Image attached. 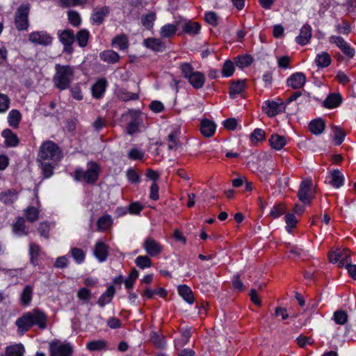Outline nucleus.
<instances>
[{
    "mask_svg": "<svg viewBox=\"0 0 356 356\" xmlns=\"http://www.w3.org/2000/svg\"><path fill=\"white\" fill-rule=\"evenodd\" d=\"M327 181L334 187L339 188L343 184L344 178L339 170H335L327 178Z\"/></svg>",
    "mask_w": 356,
    "mask_h": 356,
    "instance_id": "5701e85b",
    "label": "nucleus"
},
{
    "mask_svg": "<svg viewBox=\"0 0 356 356\" xmlns=\"http://www.w3.org/2000/svg\"><path fill=\"white\" fill-rule=\"evenodd\" d=\"M341 101L342 98L339 94L332 93L324 100L323 106L325 108H333L339 106Z\"/></svg>",
    "mask_w": 356,
    "mask_h": 356,
    "instance_id": "b1692460",
    "label": "nucleus"
},
{
    "mask_svg": "<svg viewBox=\"0 0 356 356\" xmlns=\"http://www.w3.org/2000/svg\"><path fill=\"white\" fill-rule=\"evenodd\" d=\"M70 253L71 256L77 264H81L84 261L86 254L81 249L73 248L70 250Z\"/></svg>",
    "mask_w": 356,
    "mask_h": 356,
    "instance_id": "8fccbe9b",
    "label": "nucleus"
},
{
    "mask_svg": "<svg viewBox=\"0 0 356 356\" xmlns=\"http://www.w3.org/2000/svg\"><path fill=\"white\" fill-rule=\"evenodd\" d=\"M33 291V289L31 285L25 286L20 296V300L23 305L27 306L30 304L32 300Z\"/></svg>",
    "mask_w": 356,
    "mask_h": 356,
    "instance_id": "c9c22d12",
    "label": "nucleus"
},
{
    "mask_svg": "<svg viewBox=\"0 0 356 356\" xmlns=\"http://www.w3.org/2000/svg\"><path fill=\"white\" fill-rule=\"evenodd\" d=\"M216 126L215 123L209 120L205 119L201 122L200 131L205 137H211L216 131Z\"/></svg>",
    "mask_w": 356,
    "mask_h": 356,
    "instance_id": "aec40b11",
    "label": "nucleus"
},
{
    "mask_svg": "<svg viewBox=\"0 0 356 356\" xmlns=\"http://www.w3.org/2000/svg\"><path fill=\"white\" fill-rule=\"evenodd\" d=\"M127 177L128 180L133 183L136 184L140 181V177L135 170L133 168H129L127 171Z\"/></svg>",
    "mask_w": 356,
    "mask_h": 356,
    "instance_id": "338daca9",
    "label": "nucleus"
},
{
    "mask_svg": "<svg viewBox=\"0 0 356 356\" xmlns=\"http://www.w3.org/2000/svg\"><path fill=\"white\" fill-rule=\"evenodd\" d=\"M62 156L59 147L51 140H46L40 147L37 161L50 160L54 163H58Z\"/></svg>",
    "mask_w": 356,
    "mask_h": 356,
    "instance_id": "7ed1b4c3",
    "label": "nucleus"
},
{
    "mask_svg": "<svg viewBox=\"0 0 356 356\" xmlns=\"http://www.w3.org/2000/svg\"><path fill=\"white\" fill-rule=\"evenodd\" d=\"M325 122L321 119L314 120L309 124V131L315 135L321 134L325 129Z\"/></svg>",
    "mask_w": 356,
    "mask_h": 356,
    "instance_id": "2f4dec72",
    "label": "nucleus"
},
{
    "mask_svg": "<svg viewBox=\"0 0 356 356\" xmlns=\"http://www.w3.org/2000/svg\"><path fill=\"white\" fill-rule=\"evenodd\" d=\"M29 13V5H21L15 15V25L18 30H26L29 27L28 15Z\"/></svg>",
    "mask_w": 356,
    "mask_h": 356,
    "instance_id": "6e6552de",
    "label": "nucleus"
},
{
    "mask_svg": "<svg viewBox=\"0 0 356 356\" xmlns=\"http://www.w3.org/2000/svg\"><path fill=\"white\" fill-rule=\"evenodd\" d=\"M262 111L268 116L274 117L284 110L283 102L278 103L275 101H265L262 106Z\"/></svg>",
    "mask_w": 356,
    "mask_h": 356,
    "instance_id": "ddd939ff",
    "label": "nucleus"
},
{
    "mask_svg": "<svg viewBox=\"0 0 356 356\" xmlns=\"http://www.w3.org/2000/svg\"><path fill=\"white\" fill-rule=\"evenodd\" d=\"M143 248H145L147 254L150 257H155L158 255L162 250L161 245L151 237L146 238L143 243Z\"/></svg>",
    "mask_w": 356,
    "mask_h": 356,
    "instance_id": "2eb2a0df",
    "label": "nucleus"
},
{
    "mask_svg": "<svg viewBox=\"0 0 356 356\" xmlns=\"http://www.w3.org/2000/svg\"><path fill=\"white\" fill-rule=\"evenodd\" d=\"M329 42L331 44H335L348 58H352L354 57L355 49L342 37L331 35L329 38Z\"/></svg>",
    "mask_w": 356,
    "mask_h": 356,
    "instance_id": "9b49d317",
    "label": "nucleus"
},
{
    "mask_svg": "<svg viewBox=\"0 0 356 356\" xmlns=\"http://www.w3.org/2000/svg\"><path fill=\"white\" fill-rule=\"evenodd\" d=\"M115 287L113 286H110L107 289V290L97 300V304L101 307H104L106 305L111 302L113 297L115 295Z\"/></svg>",
    "mask_w": 356,
    "mask_h": 356,
    "instance_id": "4be33fe9",
    "label": "nucleus"
},
{
    "mask_svg": "<svg viewBox=\"0 0 356 356\" xmlns=\"http://www.w3.org/2000/svg\"><path fill=\"white\" fill-rule=\"evenodd\" d=\"M130 113L131 114L132 118L134 119L128 124L127 129V133L129 135H133L138 131L139 122L137 120L136 118L139 115V112L130 111Z\"/></svg>",
    "mask_w": 356,
    "mask_h": 356,
    "instance_id": "e433bc0d",
    "label": "nucleus"
},
{
    "mask_svg": "<svg viewBox=\"0 0 356 356\" xmlns=\"http://www.w3.org/2000/svg\"><path fill=\"white\" fill-rule=\"evenodd\" d=\"M177 290L179 296H181L186 302L189 304L193 303L194 298L193 292L189 286L185 284L180 285L178 286Z\"/></svg>",
    "mask_w": 356,
    "mask_h": 356,
    "instance_id": "cd10ccee",
    "label": "nucleus"
},
{
    "mask_svg": "<svg viewBox=\"0 0 356 356\" xmlns=\"http://www.w3.org/2000/svg\"><path fill=\"white\" fill-rule=\"evenodd\" d=\"M265 133L261 129H255L251 134V140L252 142H259L264 138Z\"/></svg>",
    "mask_w": 356,
    "mask_h": 356,
    "instance_id": "774afa93",
    "label": "nucleus"
},
{
    "mask_svg": "<svg viewBox=\"0 0 356 356\" xmlns=\"http://www.w3.org/2000/svg\"><path fill=\"white\" fill-rule=\"evenodd\" d=\"M55 74L53 77L54 86L60 90H64L69 88L74 77V68L70 65H61L56 64L55 65Z\"/></svg>",
    "mask_w": 356,
    "mask_h": 356,
    "instance_id": "f03ea898",
    "label": "nucleus"
},
{
    "mask_svg": "<svg viewBox=\"0 0 356 356\" xmlns=\"http://www.w3.org/2000/svg\"><path fill=\"white\" fill-rule=\"evenodd\" d=\"M106 346L107 342L105 340L99 339L89 341L86 348L90 351H99L105 349Z\"/></svg>",
    "mask_w": 356,
    "mask_h": 356,
    "instance_id": "37998d69",
    "label": "nucleus"
},
{
    "mask_svg": "<svg viewBox=\"0 0 356 356\" xmlns=\"http://www.w3.org/2000/svg\"><path fill=\"white\" fill-rule=\"evenodd\" d=\"M31 42L42 46H49L52 44L53 38L44 31H33L29 35Z\"/></svg>",
    "mask_w": 356,
    "mask_h": 356,
    "instance_id": "9d476101",
    "label": "nucleus"
},
{
    "mask_svg": "<svg viewBox=\"0 0 356 356\" xmlns=\"http://www.w3.org/2000/svg\"><path fill=\"white\" fill-rule=\"evenodd\" d=\"M150 339L155 346L159 348H164L166 344L164 337L159 335L155 332H152L150 335Z\"/></svg>",
    "mask_w": 356,
    "mask_h": 356,
    "instance_id": "09e8293b",
    "label": "nucleus"
},
{
    "mask_svg": "<svg viewBox=\"0 0 356 356\" xmlns=\"http://www.w3.org/2000/svg\"><path fill=\"white\" fill-rule=\"evenodd\" d=\"M177 24H167L161 28L160 35L162 38H171L177 30Z\"/></svg>",
    "mask_w": 356,
    "mask_h": 356,
    "instance_id": "a19ab883",
    "label": "nucleus"
},
{
    "mask_svg": "<svg viewBox=\"0 0 356 356\" xmlns=\"http://www.w3.org/2000/svg\"><path fill=\"white\" fill-rule=\"evenodd\" d=\"M99 57L102 60L108 63H115L119 60V54L113 50H106L100 53Z\"/></svg>",
    "mask_w": 356,
    "mask_h": 356,
    "instance_id": "c756f323",
    "label": "nucleus"
},
{
    "mask_svg": "<svg viewBox=\"0 0 356 356\" xmlns=\"http://www.w3.org/2000/svg\"><path fill=\"white\" fill-rule=\"evenodd\" d=\"M252 63V58L250 55L238 56L236 60V65L240 68L246 67Z\"/></svg>",
    "mask_w": 356,
    "mask_h": 356,
    "instance_id": "603ef678",
    "label": "nucleus"
},
{
    "mask_svg": "<svg viewBox=\"0 0 356 356\" xmlns=\"http://www.w3.org/2000/svg\"><path fill=\"white\" fill-rule=\"evenodd\" d=\"M67 17L70 23L74 27H78L81 23L80 15L76 11L68 12Z\"/></svg>",
    "mask_w": 356,
    "mask_h": 356,
    "instance_id": "bf43d9fd",
    "label": "nucleus"
},
{
    "mask_svg": "<svg viewBox=\"0 0 356 356\" xmlns=\"http://www.w3.org/2000/svg\"><path fill=\"white\" fill-rule=\"evenodd\" d=\"M285 221L286 223V229L289 232H291V229L296 227L298 222L296 216L293 213L286 214L285 216Z\"/></svg>",
    "mask_w": 356,
    "mask_h": 356,
    "instance_id": "680f3d73",
    "label": "nucleus"
},
{
    "mask_svg": "<svg viewBox=\"0 0 356 356\" xmlns=\"http://www.w3.org/2000/svg\"><path fill=\"white\" fill-rule=\"evenodd\" d=\"M49 356H71L73 348L69 343L54 339L49 344Z\"/></svg>",
    "mask_w": 356,
    "mask_h": 356,
    "instance_id": "423d86ee",
    "label": "nucleus"
},
{
    "mask_svg": "<svg viewBox=\"0 0 356 356\" xmlns=\"http://www.w3.org/2000/svg\"><path fill=\"white\" fill-rule=\"evenodd\" d=\"M269 143L272 148L276 150H280L286 145V140L284 136L273 134L269 139Z\"/></svg>",
    "mask_w": 356,
    "mask_h": 356,
    "instance_id": "393cba45",
    "label": "nucleus"
},
{
    "mask_svg": "<svg viewBox=\"0 0 356 356\" xmlns=\"http://www.w3.org/2000/svg\"><path fill=\"white\" fill-rule=\"evenodd\" d=\"M110 8L108 6H102L95 8L91 15L90 20L93 25L102 24L105 18L108 16L110 13Z\"/></svg>",
    "mask_w": 356,
    "mask_h": 356,
    "instance_id": "4468645a",
    "label": "nucleus"
},
{
    "mask_svg": "<svg viewBox=\"0 0 356 356\" xmlns=\"http://www.w3.org/2000/svg\"><path fill=\"white\" fill-rule=\"evenodd\" d=\"M40 248L35 243H31L29 245L30 261L33 266L38 265V258L40 255Z\"/></svg>",
    "mask_w": 356,
    "mask_h": 356,
    "instance_id": "a18cd8bd",
    "label": "nucleus"
},
{
    "mask_svg": "<svg viewBox=\"0 0 356 356\" xmlns=\"http://www.w3.org/2000/svg\"><path fill=\"white\" fill-rule=\"evenodd\" d=\"M57 35L60 42L63 45V52L72 54L74 51L72 44L75 41L74 31L69 29L58 30Z\"/></svg>",
    "mask_w": 356,
    "mask_h": 356,
    "instance_id": "0eeeda50",
    "label": "nucleus"
},
{
    "mask_svg": "<svg viewBox=\"0 0 356 356\" xmlns=\"http://www.w3.org/2000/svg\"><path fill=\"white\" fill-rule=\"evenodd\" d=\"M348 318L347 312L344 310H337L334 312L332 319L337 325H345Z\"/></svg>",
    "mask_w": 356,
    "mask_h": 356,
    "instance_id": "79ce46f5",
    "label": "nucleus"
},
{
    "mask_svg": "<svg viewBox=\"0 0 356 356\" xmlns=\"http://www.w3.org/2000/svg\"><path fill=\"white\" fill-rule=\"evenodd\" d=\"M234 72V64L231 60H226L222 66V75L225 77L231 76Z\"/></svg>",
    "mask_w": 356,
    "mask_h": 356,
    "instance_id": "864d4df0",
    "label": "nucleus"
},
{
    "mask_svg": "<svg viewBox=\"0 0 356 356\" xmlns=\"http://www.w3.org/2000/svg\"><path fill=\"white\" fill-rule=\"evenodd\" d=\"M10 99L4 94L0 93V113L6 112L9 108Z\"/></svg>",
    "mask_w": 356,
    "mask_h": 356,
    "instance_id": "69168bd1",
    "label": "nucleus"
},
{
    "mask_svg": "<svg viewBox=\"0 0 356 356\" xmlns=\"http://www.w3.org/2000/svg\"><path fill=\"white\" fill-rule=\"evenodd\" d=\"M144 44L155 51H162L165 49L164 44L159 39L147 38L144 40Z\"/></svg>",
    "mask_w": 356,
    "mask_h": 356,
    "instance_id": "7c9ffc66",
    "label": "nucleus"
},
{
    "mask_svg": "<svg viewBox=\"0 0 356 356\" xmlns=\"http://www.w3.org/2000/svg\"><path fill=\"white\" fill-rule=\"evenodd\" d=\"M87 170L78 168L74 172V179L76 181H84L87 184H93L99 177V168L95 163H90L88 165Z\"/></svg>",
    "mask_w": 356,
    "mask_h": 356,
    "instance_id": "39448f33",
    "label": "nucleus"
},
{
    "mask_svg": "<svg viewBox=\"0 0 356 356\" xmlns=\"http://www.w3.org/2000/svg\"><path fill=\"white\" fill-rule=\"evenodd\" d=\"M2 136L5 138V143L7 146L15 147L19 143L17 136L10 129H6L3 131Z\"/></svg>",
    "mask_w": 356,
    "mask_h": 356,
    "instance_id": "a878e982",
    "label": "nucleus"
},
{
    "mask_svg": "<svg viewBox=\"0 0 356 356\" xmlns=\"http://www.w3.org/2000/svg\"><path fill=\"white\" fill-rule=\"evenodd\" d=\"M331 60L330 54L325 51H322L316 55L315 63L318 67L324 68L330 65Z\"/></svg>",
    "mask_w": 356,
    "mask_h": 356,
    "instance_id": "c85d7f7f",
    "label": "nucleus"
},
{
    "mask_svg": "<svg viewBox=\"0 0 356 356\" xmlns=\"http://www.w3.org/2000/svg\"><path fill=\"white\" fill-rule=\"evenodd\" d=\"M155 19V14L154 13H149L142 17V24L146 29H150L153 27Z\"/></svg>",
    "mask_w": 356,
    "mask_h": 356,
    "instance_id": "5fc2aeb1",
    "label": "nucleus"
},
{
    "mask_svg": "<svg viewBox=\"0 0 356 356\" xmlns=\"http://www.w3.org/2000/svg\"><path fill=\"white\" fill-rule=\"evenodd\" d=\"M306 76L302 72H296L287 79V85L293 89H300L305 85Z\"/></svg>",
    "mask_w": 356,
    "mask_h": 356,
    "instance_id": "f3484780",
    "label": "nucleus"
},
{
    "mask_svg": "<svg viewBox=\"0 0 356 356\" xmlns=\"http://www.w3.org/2000/svg\"><path fill=\"white\" fill-rule=\"evenodd\" d=\"M25 214L27 220L35 222L38 219L39 211L35 207H30L25 210Z\"/></svg>",
    "mask_w": 356,
    "mask_h": 356,
    "instance_id": "6e6d98bb",
    "label": "nucleus"
},
{
    "mask_svg": "<svg viewBox=\"0 0 356 356\" xmlns=\"http://www.w3.org/2000/svg\"><path fill=\"white\" fill-rule=\"evenodd\" d=\"M155 294L159 295L161 297L164 298L167 295V291L163 288L159 287L154 290L147 289L143 293V295L148 298H152Z\"/></svg>",
    "mask_w": 356,
    "mask_h": 356,
    "instance_id": "052dcab7",
    "label": "nucleus"
},
{
    "mask_svg": "<svg viewBox=\"0 0 356 356\" xmlns=\"http://www.w3.org/2000/svg\"><path fill=\"white\" fill-rule=\"evenodd\" d=\"M135 263L138 267L142 269L149 268L152 266L151 259L147 256H138L136 259Z\"/></svg>",
    "mask_w": 356,
    "mask_h": 356,
    "instance_id": "4d7b16f0",
    "label": "nucleus"
},
{
    "mask_svg": "<svg viewBox=\"0 0 356 356\" xmlns=\"http://www.w3.org/2000/svg\"><path fill=\"white\" fill-rule=\"evenodd\" d=\"M144 152L138 149L132 148L128 153V157L132 160H141L144 157Z\"/></svg>",
    "mask_w": 356,
    "mask_h": 356,
    "instance_id": "e2e57ef3",
    "label": "nucleus"
},
{
    "mask_svg": "<svg viewBox=\"0 0 356 356\" xmlns=\"http://www.w3.org/2000/svg\"><path fill=\"white\" fill-rule=\"evenodd\" d=\"M191 337V329L186 328L182 331L181 336L175 339V346L176 348H181L185 346Z\"/></svg>",
    "mask_w": 356,
    "mask_h": 356,
    "instance_id": "473e14b6",
    "label": "nucleus"
},
{
    "mask_svg": "<svg viewBox=\"0 0 356 356\" xmlns=\"http://www.w3.org/2000/svg\"><path fill=\"white\" fill-rule=\"evenodd\" d=\"M112 223L111 217L109 215H104L100 217L97 220V227L99 230H106Z\"/></svg>",
    "mask_w": 356,
    "mask_h": 356,
    "instance_id": "3c124183",
    "label": "nucleus"
},
{
    "mask_svg": "<svg viewBox=\"0 0 356 356\" xmlns=\"http://www.w3.org/2000/svg\"><path fill=\"white\" fill-rule=\"evenodd\" d=\"M333 133V140L337 145H340L345 139L346 133L343 129L337 126H334L332 128Z\"/></svg>",
    "mask_w": 356,
    "mask_h": 356,
    "instance_id": "58836bf2",
    "label": "nucleus"
},
{
    "mask_svg": "<svg viewBox=\"0 0 356 356\" xmlns=\"http://www.w3.org/2000/svg\"><path fill=\"white\" fill-rule=\"evenodd\" d=\"M108 246L102 241H98L95 245L93 253L97 259L100 262L106 260L108 255Z\"/></svg>",
    "mask_w": 356,
    "mask_h": 356,
    "instance_id": "dca6fc26",
    "label": "nucleus"
},
{
    "mask_svg": "<svg viewBox=\"0 0 356 356\" xmlns=\"http://www.w3.org/2000/svg\"><path fill=\"white\" fill-rule=\"evenodd\" d=\"M107 86L106 79L98 80L92 87V96L96 99H99L104 93Z\"/></svg>",
    "mask_w": 356,
    "mask_h": 356,
    "instance_id": "412c9836",
    "label": "nucleus"
},
{
    "mask_svg": "<svg viewBox=\"0 0 356 356\" xmlns=\"http://www.w3.org/2000/svg\"><path fill=\"white\" fill-rule=\"evenodd\" d=\"M127 43V38L124 34L115 37L113 40V44L118 45L120 50L127 49L128 47Z\"/></svg>",
    "mask_w": 356,
    "mask_h": 356,
    "instance_id": "13d9d810",
    "label": "nucleus"
},
{
    "mask_svg": "<svg viewBox=\"0 0 356 356\" xmlns=\"http://www.w3.org/2000/svg\"><path fill=\"white\" fill-rule=\"evenodd\" d=\"M179 131L175 130L169 134L168 136V148L170 150L175 149L180 145V142L179 140Z\"/></svg>",
    "mask_w": 356,
    "mask_h": 356,
    "instance_id": "4c0bfd02",
    "label": "nucleus"
},
{
    "mask_svg": "<svg viewBox=\"0 0 356 356\" xmlns=\"http://www.w3.org/2000/svg\"><path fill=\"white\" fill-rule=\"evenodd\" d=\"M18 199V192L15 189H8L0 193V201L5 205L10 206Z\"/></svg>",
    "mask_w": 356,
    "mask_h": 356,
    "instance_id": "a211bd4d",
    "label": "nucleus"
},
{
    "mask_svg": "<svg viewBox=\"0 0 356 356\" xmlns=\"http://www.w3.org/2000/svg\"><path fill=\"white\" fill-rule=\"evenodd\" d=\"M21 120V113L19 111L13 109L10 111L8 116V122L10 127L17 128Z\"/></svg>",
    "mask_w": 356,
    "mask_h": 356,
    "instance_id": "de8ad7c7",
    "label": "nucleus"
},
{
    "mask_svg": "<svg viewBox=\"0 0 356 356\" xmlns=\"http://www.w3.org/2000/svg\"><path fill=\"white\" fill-rule=\"evenodd\" d=\"M69 264V259L67 256H61L56 258L54 267L56 268H66Z\"/></svg>",
    "mask_w": 356,
    "mask_h": 356,
    "instance_id": "0e129e2a",
    "label": "nucleus"
},
{
    "mask_svg": "<svg viewBox=\"0 0 356 356\" xmlns=\"http://www.w3.org/2000/svg\"><path fill=\"white\" fill-rule=\"evenodd\" d=\"M47 316L38 309L26 312L15 321L17 332L22 335L34 325L42 330H45L47 327Z\"/></svg>",
    "mask_w": 356,
    "mask_h": 356,
    "instance_id": "f257e3e1",
    "label": "nucleus"
},
{
    "mask_svg": "<svg viewBox=\"0 0 356 356\" xmlns=\"http://www.w3.org/2000/svg\"><path fill=\"white\" fill-rule=\"evenodd\" d=\"M314 196L312 181L310 179L303 180L300 186L298 197L302 203H307Z\"/></svg>",
    "mask_w": 356,
    "mask_h": 356,
    "instance_id": "1a4fd4ad",
    "label": "nucleus"
},
{
    "mask_svg": "<svg viewBox=\"0 0 356 356\" xmlns=\"http://www.w3.org/2000/svg\"><path fill=\"white\" fill-rule=\"evenodd\" d=\"M337 257L339 259V267H343L347 265V263L351 262L350 250L348 249H337Z\"/></svg>",
    "mask_w": 356,
    "mask_h": 356,
    "instance_id": "72a5a7b5",
    "label": "nucleus"
},
{
    "mask_svg": "<svg viewBox=\"0 0 356 356\" xmlns=\"http://www.w3.org/2000/svg\"><path fill=\"white\" fill-rule=\"evenodd\" d=\"M312 27L309 24H305L300 31V34L296 38V41L300 45H305L312 38Z\"/></svg>",
    "mask_w": 356,
    "mask_h": 356,
    "instance_id": "6ab92c4d",
    "label": "nucleus"
},
{
    "mask_svg": "<svg viewBox=\"0 0 356 356\" xmlns=\"http://www.w3.org/2000/svg\"><path fill=\"white\" fill-rule=\"evenodd\" d=\"M40 163L42 174L44 178H49L54 174V165L57 163L47 162L46 161H38Z\"/></svg>",
    "mask_w": 356,
    "mask_h": 356,
    "instance_id": "c03bdc74",
    "label": "nucleus"
},
{
    "mask_svg": "<svg viewBox=\"0 0 356 356\" xmlns=\"http://www.w3.org/2000/svg\"><path fill=\"white\" fill-rule=\"evenodd\" d=\"M89 37V31L86 29H81L75 35V40H76L79 47H85L88 45Z\"/></svg>",
    "mask_w": 356,
    "mask_h": 356,
    "instance_id": "f704fd0d",
    "label": "nucleus"
},
{
    "mask_svg": "<svg viewBox=\"0 0 356 356\" xmlns=\"http://www.w3.org/2000/svg\"><path fill=\"white\" fill-rule=\"evenodd\" d=\"M13 232L18 236L27 235L28 232L24 224V219L23 218H19L17 222L13 225Z\"/></svg>",
    "mask_w": 356,
    "mask_h": 356,
    "instance_id": "49530a36",
    "label": "nucleus"
},
{
    "mask_svg": "<svg viewBox=\"0 0 356 356\" xmlns=\"http://www.w3.org/2000/svg\"><path fill=\"white\" fill-rule=\"evenodd\" d=\"M245 88V83L244 81L238 80L235 82H232L229 87V97L232 99H234L236 96L243 92Z\"/></svg>",
    "mask_w": 356,
    "mask_h": 356,
    "instance_id": "bb28decb",
    "label": "nucleus"
},
{
    "mask_svg": "<svg viewBox=\"0 0 356 356\" xmlns=\"http://www.w3.org/2000/svg\"><path fill=\"white\" fill-rule=\"evenodd\" d=\"M177 26L181 28L182 33L191 36L198 35L201 29V26L198 22L186 19L177 22Z\"/></svg>",
    "mask_w": 356,
    "mask_h": 356,
    "instance_id": "f8f14e48",
    "label": "nucleus"
},
{
    "mask_svg": "<svg viewBox=\"0 0 356 356\" xmlns=\"http://www.w3.org/2000/svg\"><path fill=\"white\" fill-rule=\"evenodd\" d=\"M180 69L194 88L200 89L203 87L206 78L202 72L194 71L193 67L188 63L181 64Z\"/></svg>",
    "mask_w": 356,
    "mask_h": 356,
    "instance_id": "20e7f679",
    "label": "nucleus"
},
{
    "mask_svg": "<svg viewBox=\"0 0 356 356\" xmlns=\"http://www.w3.org/2000/svg\"><path fill=\"white\" fill-rule=\"evenodd\" d=\"M24 347L22 343L8 346L6 348L7 356H24Z\"/></svg>",
    "mask_w": 356,
    "mask_h": 356,
    "instance_id": "ea45409f",
    "label": "nucleus"
}]
</instances>
